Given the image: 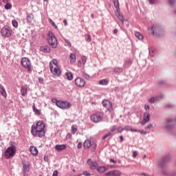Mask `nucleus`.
Masks as SVG:
<instances>
[{
	"label": "nucleus",
	"instance_id": "nucleus-1",
	"mask_svg": "<svg viewBox=\"0 0 176 176\" xmlns=\"http://www.w3.org/2000/svg\"><path fill=\"white\" fill-rule=\"evenodd\" d=\"M46 124L45 122L42 120L37 121L36 125L34 124L31 128V134L33 137H38V138H42L46 135V130L45 129Z\"/></svg>",
	"mask_w": 176,
	"mask_h": 176
},
{
	"label": "nucleus",
	"instance_id": "nucleus-2",
	"mask_svg": "<svg viewBox=\"0 0 176 176\" xmlns=\"http://www.w3.org/2000/svg\"><path fill=\"white\" fill-rule=\"evenodd\" d=\"M50 69L52 74L54 75V76H60L61 75V70H60L57 60L56 59H53L50 63Z\"/></svg>",
	"mask_w": 176,
	"mask_h": 176
},
{
	"label": "nucleus",
	"instance_id": "nucleus-3",
	"mask_svg": "<svg viewBox=\"0 0 176 176\" xmlns=\"http://www.w3.org/2000/svg\"><path fill=\"white\" fill-rule=\"evenodd\" d=\"M47 42L53 49H56L58 45V41H57V38L53 32H49L47 36Z\"/></svg>",
	"mask_w": 176,
	"mask_h": 176
},
{
	"label": "nucleus",
	"instance_id": "nucleus-4",
	"mask_svg": "<svg viewBox=\"0 0 176 176\" xmlns=\"http://www.w3.org/2000/svg\"><path fill=\"white\" fill-rule=\"evenodd\" d=\"M21 64L23 68L28 69V72L31 74L32 72V65L31 64V60L28 58H22L21 60Z\"/></svg>",
	"mask_w": 176,
	"mask_h": 176
},
{
	"label": "nucleus",
	"instance_id": "nucleus-5",
	"mask_svg": "<svg viewBox=\"0 0 176 176\" xmlns=\"http://www.w3.org/2000/svg\"><path fill=\"white\" fill-rule=\"evenodd\" d=\"M113 3L116 8L115 14L120 20V21L122 22L123 24V23H124V18L123 17V15L120 14V8H119V1H114Z\"/></svg>",
	"mask_w": 176,
	"mask_h": 176
},
{
	"label": "nucleus",
	"instance_id": "nucleus-6",
	"mask_svg": "<svg viewBox=\"0 0 176 176\" xmlns=\"http://www.w3.org/2000/svg\"><path fill=\"white\" fill-rule=\"evenodd\" d=\"M83 146L85 149H91V152H94L97 148V144L91 141V140H86L84 142Z\"/></svg>",
	"mask_w": 176,
	"mask_h": 176
},
{
	"label": "nucleus",
	"instance_id": "nucleus-7",
	"mask_svg": "<svg viewBox=\"0 0 176 176\" xmlns=\"http://www.w3.org/2000/svg\"><path fill=\"white\" fill-rule=\"evenodd\" d=\"M16 154V148L13 146L8 147L4 153L6 159H10Z\"/></svg>",
	"mask_w": 176,
	"mask_h": 176
},
{
	"label": "nucleus",
	"instance_id": "nucleus-8",
	"mask_svg": "<svg viewBox=\"0 0 176 176\" xmlns=\"http://www.w3.org/2000/svg\"><path fill=\"white\" fill-rule=\"evenodd\" d=\"M12 32L13 30L10 29V28L3 27L1 30V36H3L4 38H10V36H12Z\"/></svg>",
	"mask_w": 176,
	"mask_h": 176
},
{
	"label": "nucleus",
	"instance_id": "nucleus-9",
	"mask_svg": "<svg viewBox=\"0 0 176 176\" xmlns=\"http://www.w3.org/2000/svg\"><path fill=\"white\" fill-rule=\"evenodd\" d=\"M56 105L61 109H69L71 108V104L69 102L61 100L56 102Z\"/></svg>",
	"mask_w": 176,
	"mask_h": 176
},
{
	"label": "nucleus",
	"instance_id": "nucleus-10",
	"mask_svg": "<svg viewBox=\"0 0 176 176\" xmlns=\"http://www.w3.org/2000/svg\"><path fill=\"white\" fill-rule=\"evenodd\" d=\"M91 120L94 122V123H98L102 120V114L100 113H97L91 116Z\"/></svg>",
	"mask_w": 176,
	"mask_h": 176
},
{
	"label": "nucleus",
	"instance_id": "nucleus-11",
	"mask_svg": "<svg viewBox=\"0 0 176 176\" xmlns=\"http://www.w3.org/2000/svg\"><path fill=\"white\" fill-rule=\"evenodd\" d=\"M75 85L77 86V87H85V85H86V81L85 79L80 78V77H76L75 79Z\"/></svg>",
	"mask_w": 176,
	"mask_h": 176
},
{
	"label": "nucleus",
	"instance_id": "nucleus-12",
	"mask_svg": "<svg viewBox=\"0 0 176 176\" xmlns=\"http://www.w3.org/2000/svg\"><path fill=\"white\" fill-rule=\"evenodd\" d=\"M102 104L103 107H104V108H106V109H107V111H109V112H112V111H113V107H112V103L111 102H109V100H104L102 102Z\"/></svg>",
	"mask_w": 176,
	"mask_h": 176
},
{
	"label": "nucleus",
	"instance_id": "nucleus-13",
	"mask_svg": "<svg viewBox=\"0 0 176 176\" xmlns=\"http://www.w3.org/2000/svg\"><path fill=\"white\" fill-rule=\"evenodd\" d=\"M106 176H120L122 175V172L119 170H113L104 173Z\"/></svg>",
	"mask_w": 176,
	"mask_h": 176
},
{
	"label": "nucleus",
	"instance_id": "nucleus-14",
	"mask_svg": "<svg viewBox=\"0 0 176 176\" xmlns=\"http://www.w3.org/2000/svg\"><path fill=\"white\" fill-rule=\"evenodd\" d=\"M87 164L90 168V170H96L98 167V164L97 162L92 161L91 159L87 160Z\"/></svg>",
	"mask_w": 176,
	"mask_h": 176
},
{
	"label": "nucleus",
	"instance_id": "nucleus-15",
	"mask_svg": "<svg viewBox=\"0 0 176 176\" xmlns=\"http://www.w3.org/2000/svg\"><path fill=\"white\" fill-rule=\"evenodd\" d=\"M22 166H23V173H28L30 171V167L31 164H30V162L23 160L22 162Z\"/></svg>",
	"mask_w": 176,
	"mask_h": 176
},
{
	"label": "nucleus",
	"instance_id": "nucleus-16",
	"mask_svg": "<svg viewBox=\"0 0 176 176\" xmlns=\"http://www.w3.org/2000/svg\"><path fill=\"white\" fill-rule=\"evenodd\" d=\"M21 94L23 97H25L28 94V86L27 85L21 87Z\"/></svg>",
	"mask_w": 176,
	"mask_h": 176
},
{
	"label": "nucleus",
	"instance_id": "nucleus-17",
	"mask_svg": "<svg viewBox=\"0 0 176 176\" xmlns=\"http://www.w3.org/2000/svg\"><path fill=\"white\" fill-rule=\"evenodd\" d=\"M30 152L34 156H36L38 155V148L34 146H31L30 147Z\"/></svg>",
	"mask_w": 176,
	"mask_h": 176
},
{
	"label": "nucleus",
	"instance_id": "nucleus-18",
	"mask_svg": "<svg viewBox=\"0 0 176 176\" xmlns=\"http://www.w3.org/2000/svg\"><path fill=\"white\" fill-rule=\"evenodd\" d=\"M55 149L56 151H64V149H67V145L65 144H57L55 146Z\"/></svg>",
	"mask_w": 176,
	"mask_h": 176
},
{
	"label": "nucleus",
	"instance_id": "nucleus-19",
	"mask_svg": "<svg viewBox=\"0 0 176 176\" xmlns=\"http://www.w3.org/2000/svg\"><path fill=\"white\" fill-rule=\"evenodd\" d=\"M70 58V64H75V61H76V56L74 54H71L69 55Z\"/></svg>",
	"mask_w": 176,
	"mask_h": 176
},
{
	"label": "nucleus",
	"instance_id": "nucleus-20",
	"mask_svg": "<svg viewBox=\"0 0 176 176\" xmlns=\"http://www.w3.org/2000/svg\"><path fill=\"white\" fill-rule=\"evenodd\" d=\"M0 93L2 95L3 97L6 98L7 94H6V91L5 90V88L3 86L0 85Z\"/></svg>",
	"mask_w": 176,
	"mask_h": 176
},
{
	"label": "nucleus",
	"instance_id": "nucleus-21",
	"mask_svg": "<svg viewBox=\"0 0 176 176\" xmlns=\"http://www.w3.org/2000/svg\"><path fill=\"white\" fill-rule=\"evenodd\" d=\"M65 76L67 77V80H72V79H74V75H72V72H66Z\"/></svg>",
	"mask_w": 176,
	"mask_h": 176
},
{
	"label": "nucleus",
	"instance_id": "nucleus-22",
	"mask_svg": "<svg viewBox=\"0 0 176 176\" xmlns=\"http://www.w3.org/2000/svg\"><path fill=\"white\" fill-rule=\"evenodd\" d=\"M135 38H138V39H139L140 41H142V39H144V36H142V34H141V33H140L139 32H135Z\"/></svg>",
	"mask_w": 176,
	"mask_h": 176
},
{
	"label": "nucleus",
	"instance_id": "nucleus-23",
	"mask_svg": "<svg viewBox=\"0 0 176 176\" xmlns=\"http://www.w3.org/2000/svg\"><path fill=\"white\" fill-rule=\"evenodd\" d=\"M148 33L149 35H153L155 34V26L152 25L148 28Z\"/></svg>",
	"mask_w": 176,
	"mask_h": 176
},
{
	"label": "nucleus",
	"instance_id": "nucleus-24",
	"mask_svg": "<svg viewBox=\"0 0 176 176\" xmlns=\"http://www.w3.org/2000/svg\"><path fill=\"white\" fill-rule=\"evenodd\" d=\"M109 83V81L107 79H102L99 81V85H101L102 86H107Z\"/></svg>",
	"mask_w": 176,
	"mask_h": 176
},
{
	"label": "nucleus",
	"instance_id": "nucleus-25",
	"mask_svg": "<svg viewBox=\"0 0 176 176\" xmlns=\"http://www.w3.org/2000/svg\"><path fill=\"white\" fill-rule=\"evenodd\" d=\"M96 170L98 173H105V171H107V168L104 166H98L96 168Z\"/></svg>",
	"mask_w": 176,
	"mask_h": 176
},
{
	"label": "nucleus",
	"instance_id": "nucleus-26",
	"mask_svg": "<svg viewBox=\"0 0 176 176\" xmlns=\"http://www.w3.org/2000/svg\"><path fill=\"white\" fill-rule=\"evenodd\" d=\"M32 20H34V15L32 14H28L27 16L28 23H32Z\"/></svg>",
	"mask_w": 176,
	"mask_h": 176
},
{
	"label": "nucleus",
	"instance_id": "nucleus-27",
	"mask_svg": "<svg viewBox=\"0 0 176 176\" xmlns=\"http://www.w3.org/2000/svg\"><path fill=\"white\" fill-rule=\"evenodd\" d=\"M33 111L34 112V113H36V115H41V111H39L38 109H36V107H35V104H33Z\"/></svg>",
	"mask_w": 176,
	"mask_h": 176
},
{
	"label": "nucleus",
	"instance_id": "nucleus-28",
	"mask_svg": "<svg viewBox=\"0 0 176 176\" xmlns=\"http://www.w3.org/2000/svg\"><path fill=\"white\" fill-rule=\"evenodd\" d=\"M149 118H151V115L148 113H144V119L146 120V122H149Z\"/></svg>",
	"mask_w": 176,
	"mask_h": 176
},
{
	"label": "nucleus",
	"instance_id": "nucleus-29",
	"mask_svg": "<svg viewBox=\"0 0 176 176\" xmlns=\"http://www.w3.org/2000/svg\"><path fill=\"white\" fill-rule=\"evenodd\" d=\"M78 131V126L72 125V134H75Z\"/></svg>",
	"mask_w": 176,
	"mask_h": 176
},
{
	"label": "nucleus",
	"instance_id": "nucleus-30",
	"mask_svg": "<svg viewBox=\"0 0 176 176\" xmlns=\"http://www.w3.org/2000/svg\"><path fill=\"white\" fill-rule=\"evenodd\" d=\"M149 54L151 56V57L155 56V50L153 47L149 48Z\"/></svg>",
	"mask_w": 176,
	"mask_h": 176
},
{
	"label": "nucleus",
	"instance_id": "nucleus-31",
	"mask_svg": "<svg viewBox=\"0 0 176 176\" xmlns=\"http://www.w3.org/2000/svg\"><path fill=\"white\" fill-rule=\"evenodd\" d=\"M12 24L14 28H17V27H19V23L16 20H12Z\"/></svg>",
	"mask_w": 176,
	"mask_h": 176
},
{
	"label": "nucleus",
	"instance_id": "nucleus-32",
	"mask_svg": "<svg viewBox=\"0 0 176 176\" xmlns=\"http://www.w3.org/2000/svg\"><path fill=\"white\" fill-rule=\"evenodd\" d=\"M49 21L52 24V25L54 26V28L56 30H57L58 27H57V25H56V23H54V21H53V20H52L51 19H49Z\"/></svg>",
	"mask_w": 176,
	"mask_h": 176
},
{
	"label": "nucleus",
	"instance_id": "nucleus-33",
	"mask_svg": "<svg viewBox=\"0 0 176 176\" xmlns=\"http://www.w3.org/2000/svg\"><path fill=\"white\" fill-rule=\"evenodd\" d=\"M81 60L82 65H85V64H86V61H87V58L86 56H82Z\"/></svg>",
	"mask_w": 176,
	"mask_h": 176
},
{
	"label": "nucleus",
	"instance_id": "nucleus-34",
	"mask_svg": "<svg viewBox=\"0 0 176 176\" xmlns=\"http://www.w3.org/2000/svg\"><path fill=\"white\" fill-rule=\"evenodd\" d=\"M5 9H6V10H9V9H12V4L8 3L5 6Z\"/></svg>",
	"mask_w": 176,
	"mask_h": 176
},
{
	"label": "nucleus",
	"instance_id": "nucleus-35",
	"mask_svg": "<svg viewBox=\"0 0 176 176\" xmlns=\"http://www.w3.org/2000/svg\"><path fill=\"white\" fill-rule=\"evenodd\" d=\"M138 132L142 134V135H146V131L144 130H138Z\"/></svg>",
	"mask_w": 176,
	"mask_h": 176
},
{
	"label": "nucleus",
	"instance_id": "nucleus-36",
	"mask_svg": "<svg viewBox=\"0 0 176 176\" xmlns=\"http://www.w3.org/2000/svg\"><path fill=\"white\" fill-rule=\"evenodd\" d=\"M128 128L129 129L130 131H131L132 133H137V132H138V130H137L135 129H133V128H131V126H128Z\"/></svg>",
	"mask_w": 176,
	"mask_h": 176
},
{
	"label": "nucleus",
	"instance_id": "nucleus-37",
	"mask_svg": "<svg viewBox=\"0 0 176 176\" xmlns=\"http://www.w3.org/2000/svg\"><path fill=\"white\" fill-rule=\"evenodd\" d=\"M122 69L120 67H116L114 69V72H122Z\"/></svg>",
	"mask_w": 176,
	"mask_h": 176
},
{
	"label": "nucleus",
	"instance_id": "nucleus-38",
	"mask_svg": "<svg viewBox=\"0 0 176 176\" xmlns=\"http://www.w3.org/2000/svg\"><path fill=\"white\" fill-rule=\"evenodd\" d=\"M123 130H124V129L122 126H118L117 128L118 133H122V131H123Z\"/></svg>",
	"mask_w": 176,
	"mask_h": 176
},
{
	"label": "nucleus",
	"instance_id": "nucleus-39",
	"mask_svg": "<svg viewBox=\"0 0 176 176\" xmlns=\"http://www.w3.org/2000/svg\"><path fill=\"white\" fill-rule=\"evenodd\" d=\"M111 132H108L107 133H106L103 137H102V140H105V138H107V137H109V135H111Z\"/></svg>",
	"mask_w": 176,
	"mask_h": 176
},
{
	"label": "nucleus",
	"instance_id": "nucleus-40",
	"mask_svg": "<svg viewBox=\"0 0 176 176\" xmlns=\"http://www.w3.org/2000/svg\"><path fill=\"white\" fill-rule=\"evenodd\" d=\"M116 130H118V128L116 127V126H113L111 129V132L113 133V131H116Z\"/></svg>",
	"mask_w": 176,
	"mask_h": 176
},
{
	"label": "nucleus",
	"instance_id": "nucleus-41",
	"mask_svg": "<svg viewBox=\"0 0 176 176\" xmlns=\"http://www.w3.org/2000/svg\"><path fill=\"white\" fill-rule=\"evenodd\" d=\"M146 123H148V121L145 120L144 118L143 119L142 121L140 122V124H142V126H144Z\"/></svg>",
	"mask_w": 176,
	"mask_h": 176
},
{
	"label": "nucleus",
	"instance_id": "nucleus-42",
	"mask_svg": "<svg viewBox=\"0 0 176 176\" xmlns=\"http://www.w3.org/2000/svg\"><path fill=\"white\" fill-rule=\"evenodd\" d=\"M82 174H83V175H85V176H90V175H91L89 172H87V171H84L83 173H82Z\"/></svg>",
	"mask_w": 176,
	"mask_h": 176
},
{
	"label": "nucleus",
	"instance_id": "nucleus-43",
	"mask_svg": "<svg viewBox=\"0 0 176 176\" xmlns=\"http://www.w3.org/2000/svg\"><path fill=\"white\" fill-rule=\"evenodd\" d=\"M153 127V124H149L147 126L145 127L146 129H151Z\"/></svg>",
	"mask_w": 176,
	"mask_h": 176
},
{
	"label": "nucleus",
	"instance_id": "nucleus-44",
	"mask_svg": "<svg viewBox=\"0 0 176 176\" xmlns=\"http://www.w3.org/2000/svg\"><path fill=\"white\" fill-rule=\"evenodd\" d=\"M137 155H138V152L137 151H133V157H137Z\"/></svg>",
	"mask_w": 176,
	"mask_h": 176
},
{
	"label": "nucleus",
	"instance_id": "nucleus-45",
	"mask_svg": "<svg viewBox=\"0 0 176 176\" xmlns=\"http://www.w3.org/2000/svg\"><path fill=\"white\" fill-rule=\"evenodd\" d=\"M87 36V42H90V41H91V36L88 34Z\"/></svg>",
	"mask_w": 176,
	"mask_h": 176
},
{
	"label": "nucleus",
	"instance_id": "nucleus-46",
	"mask_svg": "<svg viewBox=\"0 0 176 176\" xmlns=\"http://www.w3.org/2000/svg\"><path fill=\"white\" fill-rule=\"evenodd\" d=\"M58 175V171L57 170H54L52 176H57Z\"/></svg>",
	"mask_w": 176,
	"mask_h": 176
},
{
	"label": "nucleus",
	"instance_id": "nucleus-47",
	"mask_svg": "<svg viewBox=\"0 0 176 176\" xmlns=\"http://www.w3.org/2000/svg\"><path fill=\"white\" fill-rule=\"evenodd\" d=\"M66 43L68 45V46H71V41L69 40H65Z\"/></svg>",
	"mask_w": 176,
	"mask_h": 176
},
{
	"label": "nucleus",
	"instance_id": "nucleus-48",
	"mask_svg": "<svg viewBox=\"0 0 176 176\" xmlns=\"http://www.w3.org/2000/svg\"><path fill=\"white\" fill-rule=\"evenodd\" d=\"M144 109H146V111H149V105L145 104L144 105Z\"/></svg>",
	"mask_w": 176,
	"mask_h": 176
},
{
	"label": "nucleus",
	"instance_id": "nucleus-49",
	"mask_svg": "<svg viewBox=\"0 0 176 176\" xmlns=\"http://www.w3.org/2000/svg\"><path fill=\"white\" fill-rule=\"evenodd\" d=\"M149 102H151L153 104V102H155V98H151V99L149 100Z\"/></svg>",
	"mask_w": 176,
	"mask_h": 176
},
{
	"label": "nucleus",
	"instance_id": "nucleus-50",
	"mask_svg": "<svg viewBox=\"0 0 176 176\" xmlns=\"http://www.w3.org/2000/svg\"><path fill=\"white\" fill-rule=\"evenodd\" d=\"M82 65H83V64H82V62L80 60H79L78 62V67H82Z\"/></svg>",
	"mask_w": 176,
	"mask_h": 176
},
{
	"label": "nucleus",
	"instance_id": "nucleus-51",
	"mask_svg": "<svg viewBox=\"0 0 176 176\" xmlns=\"http://www.w3.org/2000/svg\"><path fill=\"white\" fill-rule=\"evenodd\" d=\"M77 148L78 149H80L82 148V143H78Z\"/></svg>",
	"mask_w": 176,
	"mask_h": 176
},
{
	"label": "nucleus",
	"instance_id": "nucleus-52",
	"mask_svg": "<svg viewBox=\"0 0 176 176\" xmlns=\"http://www.w3.org/2000/svg\"><path fill=\"white\" fill-rule=\"evenodd\" d=\"M168 3L170 5V6H173V3H175V1H168Z\"/></svg>",
	"mask_w": 176,
	"mask_h": 176
},
{
	"label": "nucleus",
	"instance_id": "nucleus-53",
	"mask_svg": "<svg viewBox=\"0 0 176 176\" xmlns=\"http://www.w3.org/2000/svg\"><path fill=\"white\" fill-rule=\"evenodd\" d=\"M110 162H111V163H113L114 164H116V161L112 158L110 159Z\"/></svg>",
	"mask_w": 176,
	"mask_h": 176
},
{
	"label": "nucleus",
	"instance_id": "nucleus-54",
	"mask_svg": "<svg viewBox=\"0 0 176 176\" xmlns=\"http://www.w3.org/2000/svg\"><path fill=\"white\" fill-rule=\"evenodd\" d=\"M140 175H142V176H149V175H148V174H146V173H142L140 174Z\"/></svg>",
	"mask_w": 176,
	"mask_h": 176
},
{
	"label": "nucleus",
	"instance_id": "nucleus-55",
	"mask_svg": "<svg viewBox=\"0 0 176 176\" xmlns=\"http://www.w3.org/2000/svg\"><path fill=\"white\" fill-rule=\"evenodd\" d=\"M38 81L39 83H43V79H42L41 78H38Z\"/></svg>",
	"mask_w": 176,
	"mask_h": 176
},
{
	"label": "nucleus",
	"instance_id": "nucleus-56",
	"mask_svg": "<svg viewBox=\"0 0 176 176\" xmlns=\"http://www.w3.org/2000/svg\"><path fill=\"white\" fill-rule=\"evenodd\" d=\"M120 143L123 142V136H120Z\"/></svg>",
	"mask_w": 176,
	"mask_h": 176
},
{
	"label": "nucleus",
	"instance_id": "nucleus-57",
	"mask_svg": "<svg viewBox=\"0 0 176 176\" xmlns=\"http://www.w3.org/2000/svg\"><path fill=\"white\" fill-rule=\"evenodd\" d=\"M52 102H56V104H57V102H58V100H57V99H52Z\"/></svg>",
	"mask_w": 176,
	"mask_h": 176
},
{
	"label": "nucleus",
	"instance_id": "nucleus-58",
	"mask_svg": "<svg viewBox=\"0 0 176 176\" xmlns=\"http://www.w3.org/2000/svg\"><path fill=\"white\" fill-rule=\"evenodd\" d=\"M113 34H118V29H115L113 30Z\"/></svg>",
	"mask_w": 176,
	"mask_h": 176
},
{
	"label": "nucleus",
	"instance_id": "nucleus-59",
	"mask_svg": "<svg viewBox=\"0 0 176 176\" xmlns=\"http://www.w3.org/2000/svg\"><path fill=\"white\" fill-rule=\"evenodd\" d=\"M129 127H130V126H125V129H126V130H129L130 131V128H129Z\"/></svg>",
	"mask_w": 176,
	"mask_h": 176
},
{
	"label": "nucleus",
	"instance_id": "nucleus-60",
	"mask_svg": "<svg viewBox=\"0 0 176 176\" xmlns=\"http://www.w3.org/2000/svg\"><path fill=\"white\" fill-rule=\"evenodd\" d=\"M23 176H28V174L27 173H23Z\"/></svg>",
	"mask_w": 176,
	"mask_h": 176
},
{
	"label": "nucleus",
	"instance_id": "nucleus-61",
	"mask_svg": "<svg viewBox=\"0 0 176 176\" xmlns=\"http://www.w3.org/2000/svg\"><path fill=\"white\" fill-rule=\"evenodd\" d=\"M63 23H64V24H65V25H67V20H64V21H63Z\"/></svg>",
	"mask_w": 176,
	"mask_h": 176
},
{
	"label": "nucleus",
	"instance_id": "nucleus-62",
	"mask_svg": "<svg viewBox=\"0 0 176 176\" xmlns=\"http://www.w3.org/2000/svg\"><path fill=\"white\" fill-rule=\"evenodd\" d=\"M159 100V98L157 96L155 97V101H158Z\"/></svg>",
	"mask_w": 176,
	"mask_h": 176
},
{
	"label": "nucleus",
	"instance_id": "nucleus-63",
	"mask_svg": "<svg viewBox=\"0 0 176 176\" xmlns=\"http://www.w3.org/2000/svg\"><path fill=\"white\" fill-rule=\"evenodd\" d=\"M92 19H94V14H91Z\"/></svg>",
	"mask_w": 176,
	"mask_h": 176
},
{
	"label": "nucleus",
	"instance_id": "nucleus-64",
	"mask_svg": "<svg viewBox=\"0 0 176 176\" xmlns=\"http://www.w3.org/2000/svg\"><path fill=\"white\" fill-rule=\"evenodd\" d=\"M149 3H151V4L153 3V1H150Z\"/></svg>",
	"mask_w": 176,
	"mask_h": 176
}]
</instances>
